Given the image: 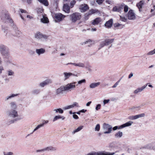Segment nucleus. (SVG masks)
Returning <instances> with one entry per match:
<instances>
[{
  "instance_id": "nucleus-1",
  "label": "nucleus",
  "mask_w": 155,
  "mask_h": 155,
  "mask_svg": "<svg viewBox=\"0 0 155 155\" xmlns=\"http://www.w3.org/2000/svg\"><path fill=\"white\" fill-rule=\"evenodd\" d=\"M1 19L2 21L6 24L11 25L13 28L12 35L19 37L21 32L13 23V21L11 18L8 13L7 12H3L0 15Z\"/></svg>"
},
{
  "instance_id": "nucleus-2",
  "label": "nucleus",
  "mask_w": 155,
  "mask_h": 155,
  "mask_svg": "<svg viewBox=\"0 0 155 155\" xmlns=\"http://www.w3.org/2000/svg\"><path fill=\"white\" fill-rule=\"evenodd\" d=\"M8 116L12 119L16 118L15 120H12L10 121V124L14 123L15 121L20 120L21 118L18 117V112L15 110H12L8 111L7 112Z\"/></svg>"
},
{
  "instance_id": "nucleus-3",
  "label": "nucleus",
  "mask_w": 155,
  "mask_h": 155,
  "mask_svg": "<svg viewBox=\"0 0 155 155\" xmlns=\"http://www.w3.org/2000/svg\"><path fill=\"white\" fill-rule=\"evenodd\" d=\"M0 51L4 58H9L10 57L9 50L6 46L3 45H0Z\"/></svg>"
},
{
  "instance_id": "nucleus-4",
  "label": "nucleus",
  "mask_w": 155,
  "mask_h": 155,
  "mask_svg": "<svg viewBox=\"0 0 155 155\" xmlns=\"http://www.w3.org/2000/svg\"><path fill=\"white\" fill-rule=\"evenodd\" d=\"M114 40V39H108L102 40L100 42V44L98 48V50H100L101 48L104 47V46H108L112 43Z\"/></svg>"
},
{
  "instance_id": "nucleus-5",
  "label": "nucleus",
  "mask_w": 155,
  "mask_h": 155,
  "mask_svg": "<svg viewBox=\"0 0 155 155\" xmlns=\"http://www.w3.org/2000/svg\"><path fill=\"white\" fill-rule=\"evenodd\" d=\"M80 13L75 12L71 15L70 16V19L73 22H76L77 20H79L81 18Z\"/></svg>"
},
{
  "instance_id": "nucleus-6",
  "label": "nucleus",
  "mask_w": 155,
  "mask_h": 155,
  "mask_svg": "<svg viewBox=\"0 0 155 155\" xmlns=\"http://www.w3.org/2000/svg\"><path fill=\"white\" fill-rule=\"evenodd\" d=\"M114 152H109L105 151H99L97 152L93 151L87 153L86 155H114Z\"/></svg>"
},
{
  "instance_id": "nucleus-7",
  "label": "nucleus",
  "mask_w": 155,
  "mask_h": 155,
  "mask_svg": "<svg viewBox=\"0 0 155 155\" xmlns=\"http://www.w3.org/2000/svg\"><path fill=\"white\" fill-rule=\"evenodd\" d=\"M112 127L108 124H104L103 126V129L104 134H107L111 133L112 130Z\"/></svg>"
},
{
  "instance_id": "nucleus-8",
  "label": "nucleus",
  "mask_w": 155,
  "mask_h": 155,
  "mask_svg": "<svg viewBox=\"0 0 155 155\" xmlns=\"http://www.w3.org/2000/svg\"><path fill=\"white\" fill-rule=\"evenodd\" d=\"M77 83L76 82H74L72 83H68L65 86L66 91H71V90L74 89L76 86H78L77 84Z\"/></svg>"
},
{
  "instance_id": "nucleus-9",
  "label": "nucleus",
  "mask_w": 155,
  "mask_h": 155,
  "mask_svg": "<svg viewBox=\"0 0 155 155\" xmlns=\"http://www.w3.org/2000/svg\"><path fill=\"white\" fill-rule=\"evenodd\" d=\"M133 123V122L132 121H130L120 126H116L112 128V129L114 130H115L117 129H121L126 127L131 126Z\"/></svg>"
},
{
  "instance_id": "nucleus-10",
  "label": "nucleus",
  "mask_w": 155,
  "mask_h": 155,
  "mask_svg": "<svg viewBox=\"0 0 155 155\" xmlns=\"http://www.w3.org/2000/svg\"><path fill=\"white\" fill-rule=\"evenodd\" d=\"M65 17V16L62 14L61 13H56L54 14V15L55 21L56 22H58L61 21Z\"/></svg>"
},
{
  "instance_id": "nucleus-11",
  "label": "nucleus",
  "mask_w": 155,
  "mask_h": 155,
  "mask_svg": "<svg viewBox=\"0 0 155 155\" xmlns=\"http://www.w3.org/2000/svg\"><path fill=\"white\" fill-rule=\"evenodd\" d=\"M48 37V36L43 34L40 32H37L35 35V37L36 38L41 40H46Z\"/></svg>"
},
{
  "instance_id": "nucleus-12",
  "label": "nucleus",
  "mask_w": 155,
  "mask_h": 155,
  "mask_svg": "<svg viewBox=\"0 0 155 155\" xmlns=\"http://www.w3.org/2000/svg\"><path fill=\"white\" fill-rule=\"evenodd\" d=\"M72 64L76 67H85V68H87L88 67H89V65H87V64L86 63H85L84 64L83 63L81 62H79L77 63H68L66 64Z\"/></svg>"
},
{
  "instance_id": "nucleus-13",
  "label": "nucleus",
  "mask_w": 155,
  "mask_h": 155,
  "mask_svg": "<svg viewBox=\"0 0 155 155\" xmlns=\"http://www.w3.org/2000/svg\"><path fill=\"white\" fill-rule=\"evenodd\" d=\"M144 3V1L141 0L136 5L140 12H142L143 11V7Z\"/></svg>"
},
{
  "instance_id": "nucleus-14",
  "label": "nucleus",
  "mask_w": 155,
  "mask_h": 155,
  "mask_svg": "<svg viewBox=\"0 0 155 155\" xmlns=\"http://www.w3.org/2000/svg\"><path fill=\"white\" fill-rule=\"evenodd\" d=\"M74 107H79V106L78 103L76 102H74L73 103V104L64 107L63 108V109L64 110H66L67 109H69L70 108H73Z\"/></svg>"
},
{
  "instance_id": "nucleus-15",
  "label": "nucleus",
  "mask_w": 155,
  "mask_h": 155,
  "mask_svg": "<svg viewBox=\"0 0 155 155\" xmlns=\"http://www.w3.org/2000/svg\"><path fill=\"white\" fill-rule=\"evenodd\" d=\"M65 91H66L65 86H61L56 90L55 92L57 95H58L62 94L63 92Z\"/></svg>"
},
{
  "instance_id": "nucleus-16",
  "label": "nucleus",
  "mask_w": 155,
  "mask_h": 155,
  "mask_svg": "<svg viewBox=\"0 0 155 155\" xmlns=\"http://www.w3.org/2000/svg\"><path fill=\"white\" fill-rule=\"evenodd\" d=\"M51 80L48 79L41 83L39 84V86L41 87H43L51 83Z\"/></svg>"
},
{
  "instance_id": "nucleus-17",
  "label": "nucleus",
  "mask_w": 155,
  "mask_h": 155,
  "mask_svg": "<svg viewBox=\"0 0 155 155\" xmlns=\"http://www.w3.org/2000/svg\"><path fill=\"white\" fill-rule=\"evenodd\" d=\"M135 17L134 13L132 10L129 11L128 13V18L129 19L132 20L134 19Z\"/></svg>"
},
{
  "instance_id": "nucleus-18",
  "label": "nucleus",
  "mask_w": 155,
  "mask_h": 155,
  "mask_svg": "<svg viewBox=\"0 0 155 155\" xmlns=\"http://www.w3.org/2000/svg\"><path fill=\"white\" fill-rule=\"evenodd\" d=\"M124 6V4H121L119 7H118L115 6L113 7L112 11L113 12H119L123 9V7Z\"/></svg>"
},
{
  "instance_id": "nucleus-19",
  "label": "nucleus",
  "mask_w": 155,
  "mask_h": 155,
  "mask_svg": "<svg viewBox=\"0 0 155 155\" xmlns=\"http://www.w3.org/2000/svg\"><path fill=\"white\" fill-rule=\"evenodd\" d=\"M114 26L115 30L121 29L123 28L124 26V25L120 24L118 23H116L114 24Z\"/></svg>"
},
{
  "instance_id": "nucleus-20",
  "label": "nucleus",
  "mask_w": 155,
  "mask_h": 155,
  "mask_svg": "<svg viewBox=\"0 0 155 155\" xmlns=\"http://www.w3.org/2000/svg\"><path fill=\"white\" fill-rule=\"evenodd\" d=\"M45 52V49L43 48L40 49H36V52L38 56L44 54Z\"/></svg>"
},
{
  "instance_id": "nucleus-21",
  "label": "nucleus",
  "mask_w": 155,
  "mask_h": 155,
  "mask_svg": "<svg viewBox=\"0 0 155 155\" xmlns=\"http://www.w3.org/2000/svg\"><path fill=\"white\" fill-rule=\"evenodd\" d=\"M112 24L113 19H110L106 22L104 25L106 27L110 28L111 27Z\"/></svg>"
},
{
  "instance_id": "nucleus-22",
  "label": "nucleus",
  "mask_w": 155,
  "mask_h": 155,
  "mask_svg": "<svg viewBox=\"0 0 155 155\" xmlns=\"http://www.w3.org/2000/svg\"><path fill=\"white\" fill-rule=\"evenodd\" d=\"M101 21V18L100 17H97L92 22V23L93 25H98Z\"/></svg>"
},
{
  "instance_id": "nucleus-23",
  "label": "nucleus",
  "mask_w": 155,
  "mask_h": 155,
  "mask_svg": "<svg viewBox=\"0 0 155 155\" xmlns=\"http://www.w3.org/2000/svg\"><path fill=\"white\" fill-rule=\"evenodd\" d=\"M64 80H66L71 76H77V74H75L71 73L64 72Z\"/></svg>"
},
{
  "instance_id": "nucleus-24",
  "label": "nucleus",
  "mask_w": 155,
  "mask_h": 155,
  "mask_svg": "<svg viewBox=\"0 0 155 155\" xmlns=\"http://www.w3.org/2000/svg\"><path fill=\"white\" fill-rule=\"evenodd\" d=\"M80 8L82 12H85L88 9L89 7L87 5L84 4L81 5Z\"/></svg>"
},
{
  "instance_id": "nucleus-25",
  "label": "nucleus",
  "mask_w": 155,
  "mask_h": 155,
  "mask_svg": "<svg viewBox=\"0 0 155 155\" xmlns=\"http://www.w3.org/2000/svg\"><path fill=\"white\" fill-rule=\"evenodd\" d=\"M63 10L67 13H69L70 12V7L67 4H64L63 6Z\"/></svg>"
},
{
  "instance_id": "nucleus-26",
  "label": "nucleus",
  "mask_w": 155,
  "mask_h": 155,
  "mask_svg": "<svg viewBox=\"0 0 155 155\" xmlns=\"http://www.w3.org/2000/svg\"><path fill=\"white\" fill-rule=\"evenodd\" d=\"M148 84H147L141 87H139L136 89V93L141 92L143 91L147 86Z\"/></svg>"
},
{
  "instance_id": "nucleus-27",
  "label": "nucleus",
  "mask_w": 155,
  "mask_h": 155,
  "mask_svg": "<svg viewBox=\"0 0 155 155\" xmlns=\"http://www.w3.org/2000/svg\"><path fill=\"white\" fill-rule=\"evenodd\" d=\"M9 105L10 108L13 110H15L17 107L16 104L15 102H11Z\"/></svg>"
},
{
  "instance_id": "nucleus-28",
  "label": "nucleus",
  "mask_w": 155,
  "mask_h": 155,
  "mask_svg": "<svg viewBox=\"0 0 155 155\" xmlns=\"http://www.w3.org/2000/svg\"><path fill=\"white\" fill-rule=\"evenodd\" d=\"M65 118V117L63 116L60 115L56 116L53 119V121H55L59 119H61L63 120Z\"/></svg>"
},
{
  "instance_id": "nucleus-29",
  "label": "nucleus",
  "mask_w": 155,
  "mask_h": 155,
  "mask_svg": "<svg viewBox=\"0 0 155 155\" xmlns=\"http://www.w3.org/2000/svg\"><path fill=\"white\" fill-rule=\"evenodd\" d=\"M100 84V83L98 82L97 83H94L91 84L90 85V87L91 88H93L99 86Z\"/></svg>"
},
{
  "instance_id": "nucleus-30",
  "label": "nucleus",
  "mask_w": 155,
  "mask_h": 155,
  "mask_svg": "<svg viewBox=\"0 0 155 155\" xmlns=\"http://www.w3.org/2000/svg\"><path fill=\"white\" fill-rule=\"evenodd\" d=\"M84 127V126H80L78 127L76 129L74 130L72 132V134H75L76 133L78 132L79 131H80Z\"/></svg>"
},
{
  "instance_id": "nucleus-31",
  "label": "nucleus",
  "mask_w": 155,
  "mask_h": 155,
  "mask_svg": "<svg viewBox=\"0 0 155 155\" xmlns=\"http://www.w3.org/2000/svg\"><path fill=\"white\" fill-rule=\"evenodd\" d=\"M39 2L45 6H48L49 5L48 2L47 0H37Z\"/></svg>"
},
{
  "instance_id": "nucleus-32",
  "label": "nucleus",
  "mask_w": 155,
  "mask_h": 155,
  "mask_svg": "<svg viewBox=\"0 0 155 155\" xmlns=\"http://www.w3.org/2000/svg\"><path fill=\"white\" fill-rule=\"evenodd\" d=\"M45 151H55L56 150V149L54 147H53L51 146H50L48 147H47L44 148Z\"/></svg>"
},
{
  "instance_id": "nucleus-33",
  "label": "nucleus",
  "mask_w": 155,
  "mask_h": 155,
  "mask_svg": "<svg viewBox=\"0 0 155 155\" xmlns=\"http://www.w3.org/2000/svg\"><path fill=\"white\" fill-rule=\"evenodd\" d=\"M43 18L41 19V21L44 23H48V22L49 20L48 18L47 17L43 15Z\"/></svg>"
},
{
  "instance_id": "nucleus-34",
  "label": "nucleus",
  "mask_w": 155,
  "mask_h": 155,
  "mask_svg": "<svg viewBox=\"0 0 155 155\" xmlns=\"http://www.w3.org/2000/svg\"><path fill=\"white\" fill-rule=\"evenodd\" d=\"M122 132L119 131L115 134V136L117 138H120L122 137Z\"/></svg>"
},
{
  "instance_id": "nucleus-35",
  "label": "nucleus",
  "mask_w": 155,
  "mask_h": 155,
  "mask_svg": "<svg viewBox=\"0 0 155 155\" xmlns=\"http://www.w3.org/2000/svg\"><path fill=\"white\" fill-rule=\"evenodd\" d=\"M87 44L88 45L87 46L89 47L90 46H91L92 44V41L90 39H89L87 41H86L84 42H83L82 44V45H83L84 44Z\"/></svg>"
},
{
  "instance_id": "nucleus-36",
  "label": "nucleus",
  "mask_w": 155,
  "mask_h": 155,
  "mask_svg": "<svg viewBox=\"0 0 155 155\" xmlns=\"http://www.w3.org/2000/svg\"><path fill=\"white\" fill-rule=\"evenodd\" d=\"M7 64L8 65L9 67H17L15 65L11 63L9 61H7Z\"/></svg>"
},
{
  "instance_id": "nucleus-37",
  "label": "nucleus",
  "mask_w": 155,
  "mask_h": 155,
  "mask_svg": "<svg viewBox=\"0 0 155 155\" xmlns=\"http://www.w3.org/2000/svg\"><path fill=\"white\" fill-rule=\"evenodd\" d=\"M8 28L7 27H5L3 25H2V30L5 33H6V35L7 36V31L8 30Z\"/></svg>"
},
{
  "instance_id": "nucleus-38",
  "label": "nucleus",
  "mask_w": 155,
  "mask_h": 155,
  "mask_svg": "<svg viewBox=\"0 0 155 155\" xmlns=\"http://www.w3.org/2000/svg\"><path fill=\"white\" fill-rule=\"evenodd\" d=\"M145 116L144 113H141L136 115V119L144 117Z\"/></svg>"
},
{
  "instance_id": "nucleus-39",
  "label": "nucleus",
  "mask_w": 155,
  "mask_h": 155,
  "mask_svg": "<svg viewBox=\"0 0 155 155\" xmlns=\"http://www.w3.org/2000/svg\"><path fill=\"white\" fill-rule=\"evenodd\" d=\"M91 15L89 12L86 13L84 16V18L85 20H87L88 19L89 15Z\"/></svg>"
},
{
  "instance_id": "nucleus-40",
  "label": "nucleus",
  "mask_w": 155,
  "mask_h": 155,
  "mask_svg": "<svg viewBox=\"0 0 155 155\" xmlns=\"http://www.w3.org/2000/svg\"><path fill=\"white\" fill-rule=\"evenodd\" d=\"M98 12L97 10L92 9L90 10L88 12L91 15V14L97 13Z\"/></svg>"
},
{
  "instance_id": "nucleus-41",
  "label": "nucleus",
  "mask_w": 155,
  "mask_h": 155,
  "mask_svg": "<svg viewBox=\"0 0 155 155\" xmlns=\"http://www.w3.org/2000/svg\"><path fill=\"white\" fill-rule=\"evenodd\" d=\"M43 127V124H40L38 125L34 129L33 131V133L35 131H36V130H37L38 129L40 128L41 127Z\"/></svg>"
},
{
  "instance_id": "nucleus-42",
  "label": "nucleus",
  "mask_w": 155,
  "mask_h": 155,
  "mask_svg": "<svg viewBox=\"0 0 155 155\" xmlns=\"http://www.w3.org/2000/svg\"><path fill=\"white\" fill-rule=\"evenodd\" d=\"M8 76L13 75L14 74V72L12 70H9L7 71Z\"/></svg>"
},
{
  "instance_id": "nucleus-43",
  "label": "nucleus",
  "mask_w": 155,
  "mask_h": 155,
  "mask_svg": "<svg viewBox=\"0 0 155 155\" xmlns=\"http://www.w3.org/2000/svg\"><path fill=\"white\" fill-rule=\"evenodd\" d=\"M122 4L124 5V6L123 7V8L124 9V11L125 12H127L128 10V7L127 5H125L124 4Z\"/></svg>"
},
{
  "instance_id": "nucleus-44",
  "label": "nucleus",
  "mask_w": 155,
  "mask_h": 155,
  "mask_svg": "<svg viewBox=\"0 0 155 155\" xmlns=\"http://www.w3.org/2000/svg\"><path fill=\"white\" fill-rule=\"evenodd\" d=\"M155 54V48L153 50H152L147 53V55H152Z\"/></svg>"
},
{
  "instance_id": "nucleus-45",
  "label": "nucleus",
  "mask_w": 155,
  "mask_h": 155,
  "mask_svg": "<svg viewBox=\"0 0 155 155\" xmlns=\"http://www.w3.org/2000/svg\"><path fill=\"white\" fill-rule=\"evenodd\" d=\"M3 155H14V153L12 152H3Z\"/></svg>"
},
{
  "instance_id": "nucleus-46",
  "label": "nucleus",
  "mask_w": 155,
  "mask_h": 155,
  "mask_svg": "<svg viewBox=\"0 0 155 155\" xmlns=\"http://www.w3.org/2000/svg\"><path fill=\"white\" fill-rule=\"evenodd\" d=\"M86 82V80L84 79L81 80L78 82V84L81 85L83 83H85Z\"/></svg>"
},
{
  "instance_id": "nucleus-47",
  "label": "nucleus",
  "mask_w": 155,
  "mask_h": 155,
  "mask_svg": "<svg viewBox=\"0 0 155 155\" xmlns=\"http://www.w3.org/2000/svg\"><path fill=\"white\" fill-rule=\"evenodd\" d=\"M17 95V94H12L10 96H9L7 97L6 98V100H8L9 99L11 98H12L13 97H14L16 96Z\"/></svg>"
},
{
  "instance_id": "nucleus-48",
  "label": "nucleus",
  "mask_w": 155,
  "mask_h": 155,
  "mask_svg": "<svg viewBox=\"0 0 155 155\" xmlns=\"http://www.w3.org/2000/svg\"><path fill=\"white\" fill-rule=\"evenodd\" d=\"M143 106V104H137L136 106V110H140Z\"/></svg>"
},
{
  "instance_id": "nucleus-49",
  "label": "nucleus",
  "mask_w": 155,
  "mask_h": 155,
  "mask_svg": "<svg viewBox=\"0 0 155 155\" xmlns=\"http://www.w3.org/2000/svg\"><path fill=\"white\" fill-rule=\"evenodd\" d=\"M32 93L34 94H38L40 93V91L38 89H35L32 91Z\"/></svg>"
},
{
  "instance_id": "nucleus-50",
  "label": "nucleus",
  "mask_w": 155,
  "mask_h": 155,
  "mask_svg": "<svg viewBox=\"0 0 155 155\" xmlns=\"http://www.w3.org/2000/svg\"><path fill=\"white\" fill-rule=\"evenodd\" d=\"M76 2L74 0H73L71 2L70 6L71 8H72L73 7L74 5L75 4Z\"/></svg>"
},
{
  "instance_id": "nucleus-51",
  "label": "nucleus",
  "mask_w": 155,
  "mask_h": 155,
  "mask_svg": "<svg viewBox=\"0 0 155 155\" xmlns=\"http://www.w3.org/2000/svg\"><path fill=\"white\" fill-rule=\"evenodd\" d=\"M100 129V125L99 124H97L95 128V131H99Z\"/></svg>"
},
{
  "instance_id": "nucleus-52",
  "label": "nucleus",
  "mask_w": 155,
  "mask_h": 155,
  "mask_svg": "<svg viewBox=\"0 0 155 155\" xmlns=\"http://www.w3.org/2000/svg\"><path fill=\"white\" fill-rule=\"evenodd\" d=\"M104 0H96V2L97 3L100 5L101 4Z\"/></svg>"
},
{
  "instance_id": "nucleus-53",
  "label": "nucleus",
  "mask_w": 155,
  "mask_h": 155,
  "mask_svg": "<svg viewBox=\"0 0 155 155\" xmlns=\"http://www.w3.org/2000/svg\"><path fill=\"white\" fill-rule=\"evenodd\" d=\"M101 106V105L100 104H97L95 107V110H98L100 109Z\"/></svg>"
},
{
  "instance_id": "nucleus-54",
  "label": "nucleus",
  "mask_w": 155,
  "mask_h": 155,
  "mask_svg": "<svg viewBox=\"0 0 155 155\" xmlns=\"http://www.w3.org/2000/svg\"><path fill=\"white\" fill-rule=\"evenodd\" d=\"M120 80H119L118 81L116 82L113 86L112 87L113 88H115L117 86V85L119 83L120 81Z\"/></svg>"
},
{
  "instance_id": "nucleus-55",
  "label": "nucleus",
  "mask_w": 155,
  "mask_h": 155,
  "mask_svg": "<svg viewBox=\"0 0 155 155\" xmlns=\"http://www.w3.org/2000/svg\"><path fill=\"white\" fill-rule=\"evenodd\" d=\"M49 122V121L48 120H44L43 121V123L41 124H43V127L44 126V125L45 124L47 123H48Z\"/></svg>"
},
{
  "instance_id": "nucleus-56",
  "label": "nucleus",
  "mask_w": 155,
  "mask_h": 155,
  "mask_svg": "<svg viewBox=\"0 0 155 155\" xmlns=\"http://www.w3.org/2000/svg\"><path fill=\"white\" fill-rule=\"evenodd\" d=\"M110 101L109 99L108 100H104L103 101V103L104 105H105L106 104L108 103Z\"/></svg>"
},
{
  "instance_id": "nucleus-57",
  "label": "nucleus",
  "mask_w": 155,
  "mask_h": 155,
  "mask_svg": "<svg viewBox=\"0 0 155 155\" xmlns=\"http://www.w3.org/2000/svg\"><path fill=\"white\" fill-rule=\"evenodd\" d=\"M29 53L31 55H34L35 53V52L32 50H30L29 51Z\"/></svg>"
},
{
  "instance_id": "nucleus-58",
  "label": "nucleus",
  "mask_w": 155,
  "mask_h": 155,
  "mask_svg": "<svg viewBox=\"0 0 155 155\" xmlns=\"http://www.w3.org/2000/svg\"><path fill=\"white\" fill-rule=\"evenodd\" d=\"M58 112L60 114H62L63 113V110L61 108L58 109Z\"/></svg>"
},
{
  "instance_id": "nucleus-59",
  "label": "nucleus",
  "mask_w": 155,
  "mask_h": 155,
  "mask_svg": "<svg viewBox=\"0 0 155 155\" xmlns=\"http://www.w3.org/2000/svg\"><path fill=\"white\" fill-rule=\"evenodd\" d=\"M73 117L74 119H78V116L77 115H76L75 114H74L73 115Z\"/></svg>"
},
{
  "instance_id": "nucleus-60",
  "label": "nucleus",
  "mask_w": 155,
  "mask_h": 155,
  "mask_svg": "<svg viewBox=\"0 0 155 155\" xmlns=\"http://www.w3.org/2000/svg\"><path fill=\"white\" fill-rule=\"evenodd\" d=\"M45 151V149H44V148L43 149H41V150H36V151L37 152H44Z\"/></svg>"
},
{
  "instance_id": "nucleus-61",
  "label": "nucleus",
  "mask_w": 155,
  "mask_h": 155,
  "mask_svg": "<svg viewBox=\"0 0 155 155\" xmlns=\"http://www.w3.org/2000/svg\"><path fill=\"white\" fill-rule=\"evenodd\" d=\"M20 10L22 13H26V11L25 10L22 9H20Z\"/></svg>"
},
{
  "instance_id": "nucleus-62",
  "label": "nucleus",
  "mask_w": 155,
  "mask_h": 155,
  "mask_svg": "<svg viewBox=\"0 0 155 155\" xmlns=\"http://www.w3.org/2000/svg\"><path fill=\"white\" fill-rule=\"evenodd\" d=\"M133 75V73H131L128 76V78H131Z\"/></svg>"
},
{
  "instance_id": "nucleus-63",
  "label": "nucleus",
  "mask_w": 155,
  "mask_h": 155,
  "mask_svg": "<svg viewBox=\"0 0 155 155\" xmlns=\"http://www.w3.org/2000/svg\"><path fill=\"white\" fill-rule=\"evenodd\" d=\"M32 0H27V3L28 4H30L32 2Z\"/></svg>"
},
{
  "instance_id": "nucleus-64",
  "label": "nucleus",
  "mask_w": 155,
  "mask_h": 155,
  "mask_svg": "<svg viewBox=\"0 0 155 155\" xmlns=\"http://www.w3.org/2000/svg\"><path fill=\"white\" fill-rule=\"evenodd\" d=\"M91 101H89V102H88L86 104V106H89L91 104Z\"/></svg>"
}]
</instances>
